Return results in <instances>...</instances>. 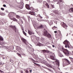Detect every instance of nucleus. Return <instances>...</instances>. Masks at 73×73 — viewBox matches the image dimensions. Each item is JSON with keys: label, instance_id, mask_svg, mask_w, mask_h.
<instances>
[{"label": "nucleus", "instance_id": "nucleus-1", "mask_svg": "<svg viewBox=\"0 0 73 73\" xmlns=\"http://www.w3.org/2000/svg\"><path fill=\"white\" fill-rule=\"evenodd\" d=\"M42 35L46 37H48V38H50L51 37V35L48 32L46 31H44Z\"/></svg>", "mask_w": 73, "mask_h": 73}, {"label": "nucleus", "instance_id": "nucleus-2", "mask_svg": "<svg viewBox=\"0 0 73 73\" xmlns=\"http://www.w3.org/2000/svg\"><path fill=\"white\" fill-rule=\"evenodd\" d=\"M50 57L52 60H54L55 62H56L58 66H60V61H59V60H58L55 59V57L52 56H50Z\"/></svg>", "mask_w": 73, "mask_h": 73}, {"label": "nucleus", "instance_id": "nucleus-3", "mask_svg": "<svg viewBox=\"0 0 73 73\" xmlns=\"http://www.w3.org/2000/svg\"><path fill=\"white\" fill-rule=\"evenodd\" d=\"M63 42V44H64V45H65V48L68 47V48H70L69 46V44H70V43H69V41H68V40H65Z\"/></svg>", "mask_w": 73, "mask_h": 73}, {"label": "nucleus", "instance_id": "nucleus-4", "mask_svg": "<svg viewBox=\"0 0 73 73\" xmlns=\"http://www.w3.org/2000/svg\"><path fill=\"white\" fill-rule=\"evenodd\" d=\"M63 53H64L66 56H69V51L67 49H65L63 51Z\"/></svg>", "mask_w": 73, "mask_h": 73}, {"label": "nucleus", "instance_id": "nucleus-5", "mask_svg": "<svg viewBox=\"0 0 73 73\" xmlns=\"http://www.w3.org/2000/svg\"><path fill=\"white\" fill-rule=\"evenodd\" d=\"M63 23L62 26L63 28H65V29H67V27H68V26H67V25L65 24V23H64V22H63Z\"/></svg>", "mask_w": 73, "mask_h": 73}, {"label": "nucleus", "instance_id": "nucleus-6", "mask_svg": "<svg viewBox=\"0 0 73 73\" xmlns=\"http://www.w3.org/2000/svg\"><path fill=\"white\" fill-rule=\"evenodd\" d=\"M28 33L30 35H34L35 33L33 32H31L30 30H28Z\"/></svg>", "mask_w": 73, "mask_h": 73}, {"label": "nucleus", "instance_id": "nucleus-7", "mask_svg": "<svg viewBox=\"0 0 73 73\" xmlns=\"http://www.w3.org/2000/svg\"><path fill=\"white\" fill-rule=\"evenodd\" d=\"M64 60H66V63H67L66 64L67 65H69V64H71V62H70L69 61V60H68V59H64Z\"/></svg>", "mask_w": 73, "mask_h": 73}, {"label": "nucleus", "instance_id": "nucleus-8", "mask_svg": "<svg viewBox=\"0 0 73 73\" xmlns=\"http://www.w3.org/2000/svg\"><path fill=\"white\" fill-rule=\"evenodd\" d=\"M45 3H46L45 5L47 7V8H49V5H48V4L46 3V2H43V4H44V5H45Z\"/></svg>", "mask_w": 73, "mask_h": 73}, {"label": "nucleus", "instance_id": "nucleus-9", "mask_svg": "<svg viewBox=\"0 0 73 73\" xmlns=\"http://www.w3.org/2000/svg\"><path fill=\"white\" fill-rule=\"evenodd\" d=\"M44 25H40L38 27V29H41V28H44Z\"/></svg>", "mask_w": 73, "mask_h": 73}, {"label": "nucleus", "instance_id": "nucleus-10", "mask_svg": "<svg viewBox=\"0 0 73 73\" xmlns=\"http://www.w3.org/2000/svg\"><path fill=\"white\" fill-rule=\"evenodd\" d=\"M12 14H15V13L13 12H11L10 13H9L8 16L9 17H11V15Z\"/></svg>", "mask_w": 73, "mask_h": 73}, {"label": "nucleus", "instance_id": "nucleus-11", "mask_svg": "<svg viewBox=\"0 0 73 73\" xmlns=\"http://www.w3.org/2000/svg\"><path fill=\"white\" fill-rule=\"evenodd\" d=\"M53 13H55V14L56 15H58L59 13V12L57 10H56L53 11Z\"/></svg>", "mask_w": 73, "mask_h": 73}, {"label": "nucleus", "instance_id": "nucleus-12", "mask_svg": "<svg viewBox=\"0 0 73 73\" xmlns=\"http://www.w3.org/2000/svg\"><path fill=\"white\" fill-rule=\"evenodd\" d=\"M25 7L27 9H31L29 7V5H26Z\"/></svg>", "mask_w": 73, "mask_h": 73}, {"label": "nucleus", "instance_id": "nucleus-13", "mask_svg": "<svg viewBox=\"0 0 73 73\" xmlns=\"http://www.w3.org/2000/svg\"><path fill=\"white\" fill-rule=\"evenodd\" d=\"M22 40L24 43H25V44H26V39L23 38H22Z\"/></svg>", "mask_w": 73, "mask_h": 73}, {"label": "nucleus", "instance_id": "nucleus-14", "mask_svg": "<svg viewBox=\"0 0 73 73\" xmlns=\"http://www.w3.org/2000/svg\"><path fill=\"white\" fill-rule=\"evenodd\" d=\"M29 13L31 15H34V16L35 15V12H30Z\"/></svg>", "mask_w": 73, "mask_h": 73}, {"label": "nucleus", "instance_id": "nucleus-15", "mask_svg": "<svg viewBox=\"0 0 73 73\" xmlns=\"http://www.w3.org/2000/svg\"><path fill=\"white\" fill-rule=\"evenodd\" d=\"M42 67H43V68H45V69H47V70H49V71H50V72H52V70H51L50 69L48 68H47L45 67H44L43 66H42Z\"/></svg>", "mask_w": 73, "mask_h": 73}, {"label": "nucleus", "instance_id": "nucleus-16", "mask_svg": "<svg viewBox=\"0 0 73 73\" xmlns=\"http://www.w3.org/2000/svg\"><path fill=\"white\" fill-rule=\"evenodd\" d=\"M69 11L70 12H73V8H71L70 9H69Z\"/></svg>", "mask_w": 73, "mask_h": 73}, {"label": "nucleus", "instance_id": "nucleus-17", "mask_svg": "<svg viewBox=\"0 0 73 73\" xmlns=\"http://www.w3.org/2000/svg\"><path fill=\"white\" fill-rule=\"evenodd\" d=\"M0 40H1V41H4V40H3V38L1 36H0Z\"/></svg>", "mask_w": 73, "mask_h": 73}, {"label": "nucleus", "instance_id": "nucleus-18", "mask_svg": "<svg viewBox=\"0 0 73 73\" xmlns=\"http://www.w3.org/2000/svg\"><path fill=\"white\" fill-rule=\"evenodd\" d=\"M40 39L41 40V41H42V42H44V41H45V38H41Z\"/></svg>", "mask_w": 73, "mask_h": 73}, {"label": "nucleus", "instance_id": "nucleus-19", "mask_svg": "<svg viewBox=\"0 0 73 73\" xmlns=\"http://www.w3.org/2000/svg\"><path fill=\"white\" fill-rule=\"evenodd\" d=\"M15 14H16V13H15ZM15 15L16 16V17H17V19H20V17L19 15Z\"/></svg>", "mask_w": 73, "mask_h": 73}, {"label": "nucleus", "instance_id": "nucleus-20", "mask_svg": "<svg viewBox=\"0 0 73 73\" xmlns=\"http://www.w3.org/2000/svg\"><path fill=\"white\" fill-rule=\"evenodd\" d=\"M43 62V64H44V65H46L47 66H48V67H49V66L48 65V64H47L46 62Z\"/></svg>", "mask_w": 73, "mask_h": 73}, {"label": "nucleus", "instance_id": "nucleus-21", "mask_svg": "<svg viewBox=\"0 0 73 73\" xmlns=\"http://www.w3.org/2000/svg\"><path fill=\"white\" fill-rule=\"evenodd\" d=\"M23 34L26 36H27V34L26 33H25V32H24V31H23Z\"/></svg>", "mask_w": 73, "mask_h": 73}, {"label": "nucleus", "instance_id": "nucleus-22", "mask_svg": "<svg viewBox=\"0 0 73 73\" xmlns=\"http://www.w3.org/2000/svg\"><path fill=\"white\" fill-rule=\"evenodd\" d=\"M50 25H53V22L51 21L49 24Z\"/></svg>", "mask_w": 73, "mask_h": 73}, {"label": "nucleus", "instance_id": "nucleus-23", "mask_svg": "<svg viewBox=\"0 0 73 73\" xmlns=\"http://www.w3.org/2000/svg\"><path fill=\"white\" fill-rule=\"evenodd\" d=\"M23 6H20L19 7L20 9H23Z\"/></svg>", "mask_w": 73, "mask_h": 73}, {"label": "nucleus", "instance_id": "nucleus-24", "mask_svg": "<svg viewBox=\"0 0 73 73\" xmlns=\"http://www.w3.org/2000/svg\"><path fill=\"white\" fill-rule=\"evenodd\" d=\"M42 51L43 53H46V50H42Z\"/></svg>", "mask_w": 73, "mask_h": 73}, {"label": "nucleus", "instance_id": "nucleus-25", "mask_svg": "<svg viewBox=\"0 0 73 73\" xmlns=\"http://www.w3.org/2000/svg\"><path fill=\"white\" fill-rule=\"evenodd\" d=\"M27 17L28 18V20L29 21H30V19H31V18L30 17H29V16H28Z\"/></svg>", "mask_w": 73, "mask_h": 73}, {"label": "nucleus", "instance_id": "nucleus-26", "mask_svg": "<svg viewBox=\"0 0 73 73\" xmlns=\"http://www.w3.org/2000/svg\"><path fill=\"white\" fill-rule=\"evenodd\" d=\"M20 26L21 27L22 30H24V28H23V26H22L21 25H20Z\"/></svg>", "mask_w": 73, "mask_h": 73}, {"label": "nucleus", "instance_id": "nucleus-27", "mask_svg": "<svg viewBox=\"0 0 73 73\" xmlns=\"http://www.w3.org/2000/svg\"><path fill=\"white\" fill-rule=\"evenodd\" d=\"M18 55L19 56V57H21V58H22V57L21 56V54H18Z\"/></svg>", "mask_w": 73, "mask_h": 73}, {"label": "nucleus", "instance_id": "nucleus-28", "mask_svg": "<svg viewBox=\"0 0 73 73\" xmlns=\"http://www.w3.org/2000/svg\"><path fill=\"white\" fill-rule=\"evenodd\" d=\"M37 44L38 46H40V45H41V44L39 42H38Z\"/></svg>", "mask_w": 73, "mask_h": 73}, {"label": "nucleus", "instance_id": "nucleus-29", "mask_svg": "<svg viewBox=\"0 0 73 73\" xmlns=\"http://www.w3.org/2000/svg\"><path fill=\"white\" fill-rule=\"evenodd\" d=\"M48 67H50V68H52V66L51 65H50V64H49L48 65Z\"/></svg>", "mask_w": 73, "mask_h": 73}, {"label": "nucleus", "instance_id": "nucleus-30", "mask_svg": "<svg viewBox=\"0 0 73 73\" xmlns=\"http://www.w3.org/2000/svg\"><path fill=\"white\" fill-rule=\"evenodd\" d=\"M46 52L48 53H49V50H46Z\"/></svg>", "mask_w": 73, "mask_h": 73}, {"label": "nucleus", "instance_id": "nucleus-31", "mask_svg": "<svg viewBox=\"0 0 73 73\" xmlns=\"http://www.w3.org/2000/svg\"><path fill=\"white\" fill-rule=\"evenodd\" d=\"M14 28H15V29H14V30L15 31V32L16 33V29H17L16 28V27H14Z\"/></svg>", "mask_w": 73, "mask_h": 73}, {"label": "nucleus", "instance_id": "nucleus-32", "mask_svg": "<svg viewBox=\"0 0 73 73\" xmlns=\"http://www.w3.org/2000/svg\"><path fill=\"white\" fill-rule=\"evenodd\" d=\"M25 71L27 73H29V71L28 70H25Z\"/></svg>", "mask_w": 73, "mask_h": 73}, {"label": "nucleus", "instance_id": "nucleus-33", "mask_svg": "<svg viewBox=\"0 0 73 73\" xmlns=\"http://www.w3.org/2000/svg\"><path fill=\"white\" fill-rule=\"evenodd\" d=\"M19 20H20L21 22V23L23 24V21H22V20L21 19H20Z\"/></svg>", "mask_w": 73, "mask_h": 73}, {"label": "nucleus", "instance_id": "nucleus-34", "mask_svg": "<svg viewBox=\"0 0 73 73\" xmlns=\"http://www.w3.org/2000/svg\"><path fill=\"white\" fill-rule=\"evenodd\" d=\"M52 7V8H54V5H52V4L51 5Z\"/></svg>", "mask_w": 73, "mask_h": 73}, {"label": "nucleus", "instance_id": "nucleus-35", "mask_svg": "<svg viewBox=\"0 0 73 73\" xmlns=\"http://www.w3.org/2000/svg\"><path fill=\"white\" fill-rule=\"evenodd\" d=\"M13 20H14V21H17V20L16 19V18H13Z\"/></svg>", "mask_w": 73, "mask_h": 73}, {"label": "nucleus", "instance_id": "nucleus-36", "mask_svg": "<svg viewBox=\"0 0 73 73\" xmlns=\"http://www.w3.org/2000/svg\"><path fill=\"white\" fill-rule=\"evenodd\" d=\"M0 15H1V16H3V13H0Z\"/></svg>", "mask_w": 73, "mask_h": 73}, {"label": "nucleus", "instance_id": "nucleus-37", "mask_svg": "<svg viewBox=\"0 0 73 73\" xmlns=\"http://www.w3.org/2000/svg\"><path fill=\"white\" fill-rule=\"evenodd\" d=\"M1 9L2 11H4V9L3 8H1Z\"/></svg>", "mask_w": 73, "mask_h": 73}, {"label": "nucleus", "instance_id": "nucleus-38", "mask_svg": "<svg viewBox=\"0 0 73 73\" xmlns=\"http://www.w3.org/2000/svg\"><path fill=\"white\" fill-rule=\"evenodd\" d=\"M10 62H13V60H10Z\"/></svg>", "mask_w": 73, "mask_h": 73}, {"label": "nucleus", "instance_id": "nucleus-39", "mask_svg": "<svg viewBox=\"0 0 73 73\" xmlns=\"http://www.w3.org/2000/svg\"><path fill=\"white\" fill-rule=\"evenodd\" d=\"M54 28H57V27H56L55 26H54V27H52V29H53H53H54Z\"/></svg>", "mask_w": 73, "mask_h": 73}, {"label": "nucleus", "instance_id": "nucleus-40", "mask_svg": "<svg viewBox=\"0 0 73 73\" xmlns=\"http://www.w3.org/2000/svg\"><path fill=\"white\" fill-rule=\"evenodd\" d=\"M54 23H55V24H57V22L56 21H54Z\"/></svg>", "mask_w": 73, "mask_h": 73}, {"label": "nucleus", "instance_id": "nucleus-41", "mask_svg": "<svg viewBox=\"0 0 73 73\" xmlns=\"http://www.w3.org/2000/svg\"><path fill=\"white\" fill-rule=\"evenodd\" d=\"M3 7H6V5H3Z\"/></svg>", "mask_w": 73, "mask_h": 73}, {"label": "nucleus", "instance_id": "nucleus-42", "mask_svg": "<svg viewBox=\"0 0 73 73\" xmlns=\"http://www.w3.org/2000/svg\"><path fill=\"white\" fill-rule=\"evenodd\" d=\"M0 45H3V42H0Z\"/></svg>", "mask_w": 73, "mask_h": 73}, {"label": "nucleus", "instance_id": "nucleus-43", "mask_svg": "<svg viewBox=\"0 0 73 73\" xmlns=\"http://www.w3.org/2000/svg\"><path fill=\"white\" fill-rule=\"evenodd\" d=\"M59 2H60V3H61V2H62V0H59Z\"/></svg>", "mask_w": 73, "mask_h": 73}, {"label": "nucleus", "instance_id": "nucleus-44", "mask_svg": "<svg viewBox=\"0 0 73 73\" xmlns=\"http://www.w3.org/2000/svg\"><path fill=\"white\" fill-rule=\"evenodd\" d=\"M21 54L23 55V56H25V54Z\"/></svg>", "mask_w": 73, "mask_h": 73}, {"label": "nucleus", "instance_id": "nucleus-45", "mask_svg": "<svg viewBox=\"0 0 73 73\" xmlns=\"http://www.w3.org/2000/svg\"><path fill=\"white\" fill-rule=\"evenodd\" d=\"M2 43H3L2 44L3 45H4V44H5V42H3Z\"/></svg>", "mask_w": 73, "mask_h": 73}, {"label": "nucleus", "instance_id": "nucleus-46", "mask_svg": "<svg viewBox=\"0 0 73 73\" xmlns=\"http://www.w3.org/2000/svg\"><path fill=\"white\" fill-rule=\"evenodd\" d=\"M34 64H36V65H38V64H36V63L34 62Z\"/></svg>", "mask_w": 73, "mask_h": 73}, {"label": "nucleus", "instance_id": "nucleus-47", "mask_svg": "<svg viewBox=\"0 0 73 73\" xmlns=\"http://www.w3.org/2000/svg\"><path fill=\"white\" fill-rule=\"evenodd\" d=\"M50 62H52V63H53V64H54V62H52L51 61H50Z\"/></svg>", "mask_w": 73, "mask_h": 73}, {"label": "nucleus", "instance_id": "nucleus-48", "mask_svg": "<svg viewBox=\"0 0 73 73\" xmlns=\"http://www.w3.org/2000/svg\"><path fill=\"white\" fill-rule=\"evenodd\" d=\"M10 27H11V28H12L13 27V26H12V25H10L9 26Z\"/></svg>", "mask_w": 73, "mask_h": 73}, {"label": "nucleus", "instance_id": "nucleus-49", "mask_svg": "<svg viewBox=\"0 0 73 73\" xmlns=\"http://www.w3.org/2000/svg\"><path fill=\"white\" fill-rule=\"evenodd\" d=\"M39 17L40 18V19H42V17L40 16Z\"/></svg>", "mask_w": 73, "mask_h": 73}, {"label": "nucleus", "instance_id": "nucleus-50", "mask_svg": "<svg viewBox=\"0 0 73 73\" xmlns=\"http://www.w3.org/2000/svg\"><path fill=\"white\" fill-rule=\"evenodd\" d=\"M5 12H6V13H8V11H7L6 10L5 11Z\"/></svg>", "mask_w": 73, "mask_h": 73}, {"label": "nucleus", "instance_id": "nucleus-51", "mask_svg": "<svg viewBox=\"0 0 73 73\" xmlns=\"http://www.w3.org/2000/svg\"><path fill=\"white\" fill-rule=\"evenodd\" d=\"M57 31H54V33H57Z\"/></svg>", "mask_w": 73, "mask_h": 73}, {"label": "nucleus", "instance_id": "nucleus-52", "mask_svg": "<svg viewBox=\"0 0 73 73\" xmlns=\"http://www.w3.org/2000/svg\"><path fill=\"white\" fill-rule=\"evenodd\" d=\"M32 70H31L30 71V72L31 73L32 72Z\"/></svg>", "mask_w": 73, "mask_h": 73}, {"label": "nucleus", "instance_id": "nucleus-53", "mask_svg": "<svg viewBox=\"0 0 73 73\" xmlns=\"http://www.w3.org/2000/svg\"><path fill=\"white\" fill-rule=\"evenodd\" d=\"M21 73H23V71H21Z\"/></svg>", "mask_w": 73, "mask_h": 73}, {"label": "nucleus", "instance_id": "nucleus-54", "mask_svg": "<svg viewBox=\"0 0 73 73\" xmlns=\"http://www.w3.org/2000/svg\"><path fill=\"white\" fill-rule=\"evenodd\" d=\"M54 1H55V2L56 1H58V0H54Z\"/></svg>", "mask_w": 73, "mask_h": 73}, {"label": "nucleus", "instance_id": "nucleus-55", "mask_svg": "<svg viewBox=\"0 0 73 73\" xmlns=\"http://www.w3.org/2000/svg\"><path fill=\"white\" fill-rule=\"evenodd\" d=\"M52 47H53V48H54V45H52Z\"/></svg>", "mask_w": 73, "mask_h": 73}, {"label": "nucleus", "instance_id": "nucleus-56", "mask_svg": "<svg viewBox=\"0 0 73 73\" xmlns=\"http://www.w3.org/2000/svg\"><path fill=\"white\" fill-rule=\"evenodd\" d=\"M0 72H3V71H1V70H0Z\"/></svg>", "mask_w": 73, "mask_h": 73}, {"label": "nucleus", "instance_id": "nucleus-57", "mask_svg": "<svg viewBox=\"0 0 73 73\" xmlns=\"http://www.w3.org/2000/svg\"><path fill=\"white\" fill-rule=\"evenodd\" d=\"M68 36V34H67V35H66V36Z\"/></svg>", "mask_w": 73, "mask_h": 73}, {"label": "nucleus", "instance_id": "nucleus-58", "mask_svg": "<svg viewBox=\"0 0 73 73\" xmlns=\"http://www.w3.org/2000/svg\"><path fill=\"white\" fill-rule=\"evenodd\" d=\"M16 21L17 23H18V22H19V21H17H17Z\"/></svg>", "mask_w": 73, "mask_h": 73}, {"label": "nucleus", "instance_id": "nucleus-59", "mask_svg": "<svg viewBox=\"0 0 73 73\" xmlns=\"http://www.w3.org/2000/svg\"><path fill=\"white\" fill-rule=\"evenodd\" d=\"M71 5V6H72V5H72V4Z\"/></svg>", "mask_w": 73, "mask_h": 73}, {"label": "nucleus", "instance_id": "nucleus-60", "mask_svg": "<svg viewBox=\"0 0 73 73\" xmlns=\"http://www.w3.org/2000/svg\"><path fill=\"white\" fill-rule=\"evenodd\" d=\"M18 24H19V25H20H20H21V24H20V23H18Z\"/></svg>", "mask_w": 73, "mask_h": 73}, {"label": "nucleus", "instance_id": "nucleus-61", "mask_svg": "<svg viewBox=\"0 0 73 73\" xmlns=\"http://www.w3.org/2000/svg\"><path fill=\"white\" fill-rule=\"evenodd\" d=\"M26 1H28L29 0H25Z\"/></svg>", "mask_w": 73, "mask_h": 73}, {"label": "nucleus", "instance_id": "nucleus-62", "mask_svg": "<svg viewBox=\"0 0 73 73\" xmlns=\"http://www.w3.org/2000/svg\"><path fill=\"white\" fill-rule=\"evenodd\" d=\"M3 59H4L5 58H3Z\"/></svg>", "mask_w": 73, "mask_h": 73}, {"label": "nucleus", "instance_id": "nucleus-63", "mask_svg": "<svg viewBox=\"0 0 73 73\" xmlns=\"http://www.w3.org/2000/svg\"><path fill=\"white\" fill-rule=\"evenodd\" d=\"M0 65H1V63H0Z\"/></svg>", "mask_w": 73, "mask_h": 73}, {"label": "nucleus", "instance_id": "nucleus-64", "mask_svg": "<svg viewBox=\"0 0 73 73\" xmlns=\"http://www.w3.org/2000/svg\"><path fill=\"white\" fill-rule=\"evenodd\" d=\"M31 46H32V45H31Z\"/></svg>", "mask_w": 73, "mask_h": 73}]
</instances>
